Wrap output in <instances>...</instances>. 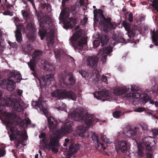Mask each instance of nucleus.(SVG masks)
Masks as SVG:
<instances>
[{"instance_id": "c9c22d12", "label": "nucleus", "mask_w": 158, "mask_h": 158, "mask_svg": "<svg viewBox=\"0 0 158 158\" xmlns=\"http://www.w3.org/2000/svg\"><path fill=\"white\" fill-rule=\"evenodd\" d=\"M15 123L16 125H21L23 127L24 126V121L22 120L19 117L15 121Z\"/></svg>"}, {"instance_id": "72a5a7b5", "label": "nucleus", "mask_w": 158, "mask_h": 158, "mask_svg": "<svg viewBox=\"0 0 158 158\" xmlns=\"http://www.w3.org/2000/svg\"><path fill=\"white\" fill-rule=\"evenodd\" d=\"M117 24L115 22H111V23H110L109 26L106 27V31H109L110 30L114 29L116 27Z\"/></svg>"}, {"instance_id": "2f4dec72", "label": "nucleus", "mask_w": 158, "mask_h": 158, "mask_svg": "<svg viewBox=\"0 0 158 158\" xmlns=\"http://www.w3.org/2000/svg\"><path fill=\"white\" fill-rule=\"evenodd\" d=\"M109 40L108 36L106 35L104 36L101 40V43L102 46L103 47L106 44Z\"/></svg>"}, {"instance_id": "bf43d9fd", "label": "nucleus", "mask_w": 158, "mask_h": 158, "mask_svg": "<svg viewBox=\"0 0 158 158\" xmlns=\"http://www.w3.org/2000/svg\"><path fill=\"white\" fill-rule=\"evenodd\" d=\"M102 80L103 82H106V84H107V83H106L107 81V80L106 77L104 75H103L102 77Z\"/></svg>"}, {"instance_id": "e2e57ef3", "label": "nucleus", "mask_w": 158, "mask_h": 158, "mask_svg": "<svg viewBox=\"0 0 158 158\" xmlns=\"http://www.w3.org/2000/svg\"><path fill=\"white\" fill-rule=\"evenodd\" d=\"M106 138V135H104L103 133L101 134V138L102 140L104 141Z\"/></svg>"}, {"instance_id": "bb28decb", "label": "nucleus", "mask_w": 158, "mask_h": 158, "mask_svg": "<svg viewBox=\"0 0 158 158\" xmlns=\"http://www.w3.org/2000/svg\"><path fill=\"white\" fill-rule=\"evenodd\" d=\"M152 39L153 42L156 46H158V31L156 32L155 30L152 32Z\"/></svg>"}, {"instance_id": "20e7f679", "label": "nucleus", "mask_w": 158, "mask_h": 158, "mask_svg": "<svg viewBox=\"0 0 158 158\" xmlns=\"http://www.w3.org/2000/svg\"><path fill=\"white\" fill-rule=\"evenodd\" d=\"M83 110L80 113H73L72 116L74 117L75 120L80 122H84L86 125L90 127L93 124L95 119L94 115L90 114L84 115Z\"/></svg>"}, {"instance_id": "7c9ffc66", "label": "nucleus", "mask_w": 158, "mask_h": 158, "mask_svg": "<svg viewBox=\"0 0 158 158\" xmlns=\"http://www.w3.org/2000/svg\"><path fill=\"white\" fill-rule=\"evenodd\" d=\"M131 94H132V95L134 97L136 98H139L141 96V94L139 93H135L132 94L131 93L129 94H126L124 95V96L125 97H129L131 96Z\"/></svg>"}, {"instance_id": "338daca9", "label": "nucleus", "mask_w": 158, "mask_h": 158, "mask_svg": "<svg viewBox=\"0 0 158 158\" xmlns=\"http://www.w3.org/2000/svg\"><path fill=\"white\" fill-rule=\"evenodd\" d=\"M147 158H152V154L150 153L147 154Z\"/></svg>"}, {"instance_id": "09e8293b", "label": "nucleus", "mask_w": 158, "mask_h": 158, "mask_svg": "<svg viewBox=\"0 0 158 158\" xmlns=\"http://www.w3.org/2000/svg\"><path fill=\"white\" fill-rule=\"evenodd\" d=\"M140 125L143 130H146L148 129V126L146 123H141Z\"/></svg>"}, {"instance_id": "a18cd8bd", "label": "nucleus", "mask_w": 158, "mask_h": 158, "mask_svg": "<svg viewBox=\"0 0 158 158\" xmlns=\"http://www.w3.org/2000/svg\"><path fill=\"white\" fill-rule=\"evenodd\" d=\"M16 131V134L17 135H19L20 136H22L23 138H24V136L25 135L26 137H27V134H25V133H23V135H22L21 133V131L19 130L16 129L15 131Z\"/></svg>"}, {"instance_id": "79ce46f5", "label": "nucleus", "mask_w": 158, "mask_h": 158, "mask_svg": "<svg viewBox=\"0 0 158 158\" xmlns=\"http://www.w3.org/2000/svg\"><path fill=\"white\" fill-rule=\"evenodd\" d=\"M137 154L140 157H142L144 156V153L142 148H138Z\"/></svg>"}, {"instance_id": "c756f323", "label": "nucleus", "mask_w": 158, "mask_h": 158, "mask_svg": "<svg viewBox=\"0 0 158 158\" xmlns=\"http://www.w3.org/2000/svg\"><path fill=\"white\" fill-rule=\"evenodd\" d=\"M46 134L44 132H42L39 135V138L40 139L43 138L41 141L43 144L45 146H47V141L45 138Z\"/></svg>"}, {"instance_id": "ddd939ff", "label": "nucleus", "mask_w": 158, "mask_h": 158, "mask_svg": "<svg viewBox=\"0 0 158 158\" xmlns=\"http://www.w3.org/2000/svg\"><path fill=\"white\" fill-rule=\"evenodd\" d=\"M139 127H135L132 129L130 126H127L125 127L123 129V134L128 137H131L134 135L136 133L137 131L138 130Z\"/></svg>"}, {"instance_id": "13d9d810", "label": "nucleus", "mask_w": 158, "mask_h": 158, "mask_svg": "<svg viewBox=\"0 0 158 158\" xmlns=\"http://www.w3.org/2000/svg\"><path fill=\"white\" fill-rule=\"evenodd\" d=\"M149 97L147 94H145L143 98V101L145 103L147 102L148 101Z\"/></svg>"}, {"instance_id": "c03bdc74", "label": "nucleus", "mask_w": 158, "mask_h": 158, "mask_svg": "<svg viewBox=\"0 0 158 158\" xmlns=\"http://www.w3.org/2000/svg\"><path fill=\"white\" fill-rule=\"evenodd\" d=\"M6 154V151L4 148H0V157L4 156Z\"/></svg>"}, {"instance_id": "473e14b6", "label": "nucleus", "mask_w": 158, "mask_h": 158, "mask_svg": "<svg viewBox=\"0 0 158 158\" xmlns=\"http://www.w3.org/2000/svg\"><path fill=\"white\" fill-rule=\"evenodd\" d=\"M21 76L20 73L18 72L15 73V75L14 76V80L17 82H19L20 81L21 79Z\"/></svg>"}, {"instance_id": "052dcab7", "label": "nucleus", "mask_w": 158, "mask_h": 158, "mask_svg": "<svg viewBox=\"0 0 158 158\" xmlns=\"http://www.w3.org/2000/svg\"><path fill=\"white\" fill-rule=\"evenodd\" d=\"M93 73L94 75L95 73V75L96 76V77H98L100 76V74L99 73V72L98 71H97L96 70H94L93 71Z\"/></svg>"}, {"instance_id": "39448f33", "label": "nucleus", "mask_w": 158, "mask_h": 158, "mask_svg": "<svg viewBox=\"0 0 158 158\" xmlns=\"http://www.w3.org/2000/svg\"><path fill=\"white\" fill-rule=\"evenodd\" d=\"M51 95L52 97H56L59 99L67 98L74 101L76 100L77 97L76 95L73 91L65 89H56L51 93Z\"/></svg>"}, {"instance_id": "37998d69", "label": "nucleus", "mask_w": 158, "mask_h": 158, "mask_svg": "<svg viewBox=\"0 0 158 158\" xmlns=\"http://www.w3.org/2000/svg\"><path fill=\"white\" fill-rule=\"evenodd\" d=\"M54 52L55 54V57L56 58V59L59 58L60 55V50L57 49H55L54 50Z\"/></svg>"}, {"instance_id": "603ef678", "label": "nucleus", "mask_w": 158, "mask_h": 158, "mask_svg": "<svg viewBox=\"0 0 158 158\" xmlns=\"http://www.w3.org/2000/svg\"><path fill=\"white\" fill-rule=\"evenodd\" d=\"M9 44L10 46L13 48H16L18 46L16 42L11 43L10 42Z\"/></svg>"}, {"instance_id": "b1692460", "label": "nucleus", "mask_w": 158, "mask_h": 158, "mask_svg": "<svg viewBox=\"0 0 158 158\" xmlns=\"http://www.w3.org/2000/svg\"><path fill=\"white\" fill-rule=\"evenodd\" d=\"M111 18L110 17L106 18L104 16L102 19H101L99 21L100 24L104 27L105 28L109 25L110 23H111Z\"/></svg>"}, {"instance_id": "a878e982", "label": "nucleus", "mask_w": 158, "mask_h": 158, "mask_svg": "<svg viewBox=\"0 0 158 158\" xmlns=\"http://www.w3.org/2000/svg\"><path fill=\"white\" fill-rule=\"evenodd\" d=\"M88 127L85 126L84 125L82 124L80 126H79L77 129V132L79 134L80 136H83V134L87 130Z\"/></svg>"}, {"instance_id": "a211bd4d", "label": "nucleus", "mask_w": 158, "mask_h": 158, "mask_svg": "<svg viewBox=\"0 0 158 158\" xmlns=\"http://www.w3.org/2000/svg\"><path fill=\"white\" fill-rule=\"evenodd\" d=\"M35 105L42 110L44 113L46 114L48 113L47 105L44 101L41 100H39L38 102H34Z\"/></svg>"}, {"instance_id": "5fc2aeb1", "label": "nucleus", "mask_w": 158, "mask_h": 158, "mask_svg": "<svg viewBox=\"0 0 158 158\" xmlns=\"http://www.w3.org/2000/svg\"><path fill=\"white\" fill-rule=\"evenodd\" d=\"M128 20L130 22H132L133 21V15L132 13H130L129 15Z\"/></svg>"}, {"instance_id": "2eb2a0df", "label": "nucleus", "mask_w": 158, "mask_h": 158, "mask_svg": "<svg viewBox=\"0 0 158 158\" xmlns=\"http://www.w3.org/2000/svg\"><path fill=\"white\" fill-rule=\"evenodd\" d=\"M94 97L98 99L107 98L109 96L108 91L106 90L96 92L94 94Z\"/></svg>"}, {"instance_id": "f8f14e48", "label": "nucleus", "mask_w": 158, "mask_h": 158, "mask_svg": "<svg viewBox=\"0 0 158 158\" xmlns=\"http://www.w3.org/2000/svg\"><path fill=\"white\" fill-rule=\"evenodd\" d=\"M112 51L111 48L109 47L104 48L99 51L98 55L102 56L101 59L102 62L104 63L106 62L107 56L106 54L110 53Z\"/></svg>"}, {"instance_id": "0eeeda50", "label": "nucleus", "mask_w": 158, "mask_h": 158, "mask_svg": "<svg viewBox=\"0 0 158 158\" xmlns=\"http://www.w3.org/2000/svg\"><path fill=\"white\" fill-rule=\"evenodd\" d=\"M26 28L29 31L27 37L31 42H33L35 37V32L36 31L35 26L32 23H29L27 24Z\"/></svg>"}, {"instance_id": "cd10ccee", "label": "nucleus", "mask_w": 158, "mask_h": 158, "mask_svg": "<svg viewBox=\"0 0 158 158\" xmlns=\"http://www.w3.org/2000/svg\"><path fill=\"white\" fill-rule=\"evenodd\" d=\"M30 69L32 71L34 72L35 70V67L36 65V60L35 59H31L28 63Z\"/></svg>"}, {"instance_id": "4468645a", "label": "nucleus", "mask_w": 158, "mask_h": 158, "mask_svg": "<svg viewBox=\"0 0 158 158\" xmlns=\"http://www.w3.org/2000/svg\"><path fill=\"white\" fill-rule=\"evenodd\" d=\"M79 148L80 147L78 144H76L74 145L71 143L67 154L68 158H71L72 155L75 154L79 150Z\"/></svg>"}, {"instance_id": "6e6552de", "label": "nucleus", "mask_w": 158, "mask_h": 158, "mask_svg": "<svg viewBox=\"0 0 158 158\" xmlns=\"http://www.w3.org/2000/svg\"><path fill=\"white\" fill-rule=\"evenodd\" d=\"M16 30L15 31V35L16 41L18 43H20L22 41V36L21 32L23 34L25 33V29L23 24L16 25Z\"/></svg>"}, {"instance_id": "aec40b11", "label": "nucleus", "mask_w": 158, "mask_h": 158, "mask_svg": "<svg viewBox=\"0 0 158 158\" xmlns=\"http://www.w3.org/2000/svg\"><path fill=\"white\" fill-rule=\"evenodd\" d=\"M127 37L128 38L127 39H125V38H123L122 39L123 43L125 44L128 43H132L133 42L131 40L132 37H134L135 35V32L131 30V29L127 31Z\"/></svg>"}, {"instance_id": "864d4df0", "label": "nucleus", "mask_w": 158, "mask_h": 158, "mask_svg": "<svg viewBox=\"0 0 158 158\" xmlns=\"http://www.w3.org/2000/svg\"><path fill=\"white\" fill-rule=\"evenodd\" d=\"M154 136L156 138H158V130L156 129L153 130L152 131Z\"/></svg>"}, {"instance_id": "393cba45", "label": "nucleus", "mask_w": 158, "mask_h": 158, "mask_svg": "<svg viewBox=\"0 0 158 158\" xmlns=\"http://www.w3.org/2000/svg\"><path fill=\"white\" fill-rule=\"evenodd\" d=\"M6 116L8 120L9 123H15L17 115L16 114L7 112L6 114Z\"/></svg>"}, {"instance_id": "6ab92c4d", "label": "nucleus", "mask_w": 158, "mask_h": 158, "mask_svg": "<svg viewBox=\"0 0 158 158\" xmlns=\"http://www.w3.org/2000/svg\"><path fill=\"white\" fill-rule=\"evenodd\" d=\"M94 20L99 22L101 19L104 16L103 14V11L100 9H95L94 10Z\"/></svg>"}, {"instance_id": "9b49d317", "label": "nucleus", "mask_w": 158, "mask_h": 158, "mask_svg": "<svg viewBox=\"0 0 158 158\" xmlns=\"http://www.w3.org/2000/svg\"><path fill=\"white\" fill-rule=\"evenodd\" d=\"M91 138L93 142L94 143L95 147L97 149H99V147L103 148L104 150L106 149L105 144L100 142V140L99 139L98 135L95 132H94L93 133Z\"/></svg>"}, {"instance_id": "f03ea898", "label": "nucleus", "mask_w": 158, "mask_h": 158, "mask_svg": "<svg viewBox=\"0 0 158 158\" xmlns=\"http://www.w3.org/2000/svg\"><path fill=\"white\" fill-rule=\"evenodd\" d=\"M76 9V7L74 6H72L70 8L66 7L61 11L59 19L60 21H64L67 19L66 22L64 23V28L67 29L73 28L77 23V19L75 17L69 18L70 15V12L73 13Z\"/></svg>"}, {"instance_id": "680f3d73", "label": "nucleus", "mask_w": 158, "mask_h": 158, "mask_svg": "<svg viewBox=\"0 0 158 158\" xmlns=\"http://www.w3.org/2000/svg\"><path fill=\"white\" fill-rule=\"evenodd\" d=\"M28 1L30 2L32 4L33 8L36 11V7L35 6V4L33 0H27Z\"/></svg>"}, {"instance_id": "3c124183", "label": "nucleus", "mask_w": 158, "mask_h": 158, "mask_svg": "<svg viewBox=\"0 0 158 158\" xmlns=\"http://www.w3.org/2000/svg\"><path fill=\"white\" fill-rule=\"evenodd\" d=\"M3 14L5 15H8L10 16L13 15V12L9 10H7L3 13Z\"/></svg>"}, {"instance_id": "c85d7f7f", "label": "nucleus", "mask_w": 158, "mask_h": 158, "mask_svg": "<svg viewBox=\"0 0 158 158\" xmlns=\"http://www.w3.org/2000/svg\"><path fill=\"white\" fill-rule=\"evenodd\" d=\"M42 54V52L40 51L35 50L33 53L32 56L33 59H40Z\"/></svg>"}, {"instance_id": "6e6d98bb", "label": "nucleus", "mask_w": 158, "mask_h": 158, "mask_svg": "<svg viewBox=\"0 0 158 158\" xmlns=\"http://www.w3.org/2000/svg\"><path fill=\"white\" fill-rule=\"evenodd\" d=\"M145 109L144 107H139L137 108L135 111L136 112H141L144 111Z\"/></svg>"}, {"instance_id": "8fccbe9b", "label": "nucleus", "mask_w": 158, "mask_h": 158, "mask_svg": "<svg viewBox=\"0 0 158 158\" xmlns=\"http://www.w3.org/2000/svg\"><path fill=\"white\" fill-rule=\"evenodd\" d=\"M101 44V41L100 42L98 40H95L93 42L94 47V48H97Z\"/></svg>"}, {"instance_id": "423d86ee", "label": "nucleus", "mask_w": 158, "mask_h": 158, "mask_svg": "<svg viewBox=\"0 0 158 158\" xmlns=\"http://www.w3.org/2000/svg\"><path fill=\"white\" fill-rule=\"evenodd\" d=\"M60 135V134H56L52 135L50 137V140L49 143H47V146L49 148H51L52 150L55 153H56L58 151V148L60 146L59 140Z\"/></svg>"}, {"instance_id": "4be33fe9", "label": "nucleus", "mask_w": 158, "mask_h": 158, "mask_svg": "<svg viewBox=\"0 0 158 158\" xmlns=\"http://www.w3.org/2000/svg\"><path fill=\"white\" fill-rule=\"evenodd\" d=\"M127 143L124 140H121L118 143V147L123 153H125L127 150Z\"/></svg>"}, {"instance_id": "de8ad7c7", "label": "nucleus", "mask_w": 158, "mask_h": 158, "mask_svg": "<svg viewBox=\"0 0 158 158\" xmlns=\"http://www.w3.org/2000/svg\"><path fill=\"white\" fill-rule=\"evenodd\" d=\"M79 73L84 78H85L87 75V72L84 70L79 71Z\"/></svg>"}, {"instance_id": "7ed1b4c3", "label": "nucleus", "mask_w": 158, "mask_h": 158, "mask_svg": "<svg viewBox=\"0 0 158 158\" xmlns=\"http://www.w3.org/2000/svg\"><path fill=\"white\" fill-rule=\"evenodd\" d=\"M82 34L81 30H79L75 32L70 39L73 46L75 49H78L81 50L85 45H87V40L85 37H81L77 41L78 39L82 36Z\"/></svg>"}, {"instance_id": "774afa93", "label": "nucleus", "mask_w": 158, "mask_h": 158, "mask_svg": "<svg viewBox=\"0 0 158 158\" xmlns=\"http://www.w3.org/2000/svg\"><path fill=\"white\" fill-rule=\"evenodd\" d=\"M26 123L27 125L30 124L31 123V121L30 119L29 118H28L26 120Z\"/></svg>"}, {"instance_id": "412c9836", "label": "nucleus", "mask_w": 158, "mask_h": 158, "mask_svg": "<svg viewBox=\"0 0 158 158\" xmlns=\"http://www.w3.org/2000/svg\"><path fill=\"white\" fill-rule=\"evenodd\" d=\"M48 122L49 127L50 130L56 129L57 127V121L55 118H48Z\"/></svg>"}, {"instance_id": "49530a36", "label": "nucleus", "mask_w": 158, "mask_h": 158, "mask_svg": "<svg viewBox=\"0 0 158 158\" xmlns=\"http://www.w3.org/2000/svg\"><path fill=\"white\" fill-rule=\"evenodd\" d=\"M22 14L24 18L27 19L28 17V14L26 10H22Z\"/></svg>"}, {"instance_id": "f704fd0d", "label": "nucleus", "mask_w": 158, "mask_h": 158, "mask_svg": "<svg viewBox=\"0 0 158 158\" xmlns=\"http://www.w3.org/2000/svg\"><path fill=\"white\" fill-rule=\"evenodd\" d=\"M60 81L61 83V85H62L63 84L64 85L63 87H64V85L66 86L68 85V84L65 81V77H64L62 74H61L60 77Z\"/></svg>"}, {"instance_id": "0e129e2a", "label": "nucleus", "mask_w": 158, "mask_h": 158, "mask_svg": "<svg viewBox=\"0 0 158 158\" xmlns=\"http://www.w3.org/2000/svg\"><path fill=\"white\" fill-rule=\"evenodd\" d=\"M46 9L48 11V13H49L51 11V6L49 5H47L46 6Z\"/></svg>"}, {"instance_id": "1a4fd4ad", "label": "nucleus", "mask_w": 158, "mask_h": 158, "mask_svg": "<svg viewBox=\"0 0 158 158\" xmlns=\"http://www.w3.org/2000/svg\"><path fill=\"white\" fill-rule=\"evenodd\" d=\"M73 124V122L71 121L65 123L61 127L60 132L63 135L70 133L72 130Z\"/></svg>"}, {"instance_id": "ea45409f", "label": "nucleus", "mask_w": 158, "mask_h": 158, "mask_svg": "<svg viewBox=\"0 0 158 158\" xmlns=\"http://www.w3.org/2000/svg\"><path fill=\"white\" fill-rule=\"evenodd\" d=\"M69 75L70 76L69 77V78L68 79L69 81L71 84H74L75 82L74 77L73 76L72 74H71L70 73H69Z\"/></svg>"}, {"instance_id": "f257e3e1", "label": "nucleus", "mask_w": 158, "mask_h": 158, "mask_svg": "<svg viewBox=\"0 0 158 158\" xmlns=\"http://www.w3.org/2000/svg\"><path fill=\"white\" fill-rule=\"evenodd\" d=\"M52 25L51 18L47 16L41 17L40 21V26L39 34L41 40H43L46 36L47 44L49 48L52 46L54 43V32L53 30H50L47 33V31L49 30Z\"/></svg>"}, {"instance_id": "dca6fc26", "label": "nucleus", "mask_w": 158, "mask_h": 158, "mask_svg": "<svg viewBox=\"0 0 158 158\" xmlns=\"http://www.w3.org/2000/svg\"><path fill=\"white\" fill-rule=\"evenodd\" d=\"M2 84L6 85V88L9 91L13 90L15 87V83L13 80L8 81L6 79L3 80L2 81Z\"/></svg>"}, {"instance_id": "e433bc0d", "label": "nucleus", "mask_w": 158, "mask_h": 158, "mask_svg": "<svg viewBox=\"0 0 158 158\" xmlns=\"http://www.w3.org/2000/svg\"><path fill=\"white\" fill-rule=\"evenodd\" d=\"M122 24L123 26L127 31L131 29V25L126 20L124 21L123 22Z\"/></svg>"}, {"instance_id": "4d7b16f0", "label": "nucleus", "mask_w": 158, "mask_h": 158, "mask_svg": "<svg viewBox=\"0 0 158 158\" xmlns=\"http://www.w3.org/2000/svg\"><path fill=\"white\" fill-rule=\"evenodd\" d=\"M131 89L132 91L134 92H136L138 90V87L135 85L131 86Z\"/></svg>"}, {"instance_id": "58836bf2", "label": "nucleus", "mask_w": 158, "mask_h": 158, "mask_svg": "<svg viewBox=\"0 0 158 158\" xmlns=\"http://www.w3.org/2000/svg\"><path fill=\"white\" fill-rule=\"evenodd\" d=\"M122 114V112L120 111H115L113 113V115L115 118H119Z\"/></svg>"}, {"instance_id": "5701e85b", "label": "nucleus", "mask_w": 158, "mask_h": 158, "mask_svg": "<svg viewBox=\"0 0 158 158\" xmlns=\"http://www.w3.org/2000/svg\"><path fill=\"white\" fill-rule=\"evenodd\" d=\"M130 88L127 86L120 88H116L114 91V93L117 96L122 95L129 91Z\"/></svg>"}, {"instance_id": "a19ab883", "label": "nucleus", "mask_w": 158, "mask_h": 158, "mask_svg": "<svg viewBox=\"0 0 158 158\" xmlns=\"http://www.w3.org/2000/svg\"><path fill=\"white\" fill-rule=\"evenodd\" d=\"M15 73L10 72L8 75V79H6V80H8V81H11V80H13L14 81V76L15 75Z\"/></svg>"}, {"instance_id": "69168bd1", "label": "nucleus", "mask_w": 158, "mask_h": 158, "mask_svg": "<svg viewBox=\"0 0 158 158\" xmlns=\"http://www.w3.org/2000/svg\"><path fill=\"white\" fill-rule=\"evenodd\" d=\"M104 142L106 144H110L111 143L109 139L107 138L104 140Z\"/></svg>"}, {"instance_id": "4c0bfd02", "label": "nucleus", "mask_w": 158, "mask_h": 158, "mask_svg": "<svg viewBox=\"0 0 158 158\" xmlns=\"http://www.w3.org/2000/svg\"><path fill=\"white\" fill-rule=\"evenodd\" d=\"M151 6L156 10L158 13V0H153Z\"/></svg>"}, {"instance_id": "f3484780", "label": "nucleus", "mask_w": 158, "mask_h": 158, "mask_svg": "<svg viewBox=\"0 0 158 158\" xmlns=\"http://www.w3.org/2000/svg\"><path fill=\"white\" fill-rule=\"evenodd\" d=\"M150 137H145L142 139V142L146 148L147 151L148 152H152L154 148L153 146H151V142L150 141Z\"/></svg>"}, {"instance_id": "9d476101", "label": "nucleus", "mask_w": 158, "mask_h": 158, "mask_svg": "<svg viewBox=\"0 0 158 158\" xmlns=\"http://www.w3.org/2000/svg\"><path fill=\"white\" fill-rule=\"evenodd\" d=\"M99 58L95 56H89L87 59V64L88 66L92 69H95L97 66Z\"/></svg>"}]
</instances>
